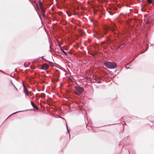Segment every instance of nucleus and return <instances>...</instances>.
<instances>
[{
	"mask_svg": "<svg viewBox=\"0 0 154 154\" xmlns=\"http://www.w3.org/2000/svg\"><path fill=\"white\" fill-rule=\"evenodd\" d=\"M66 127H67V130H68V132H69V131H68V128H67V126H66Z\"/></svg>",
	"mask_w": 154,
	"mask_h": 154,
	"instance_id": "6ab92c4d",
	"label": "nucleus"
},
{
	"mask_svg": "<svg viewBox=\"0 0 154 154\" xmlns=\"http://www.w3.org/2000/svg\"><path fill=\"white\" fill-rule=\"evenodd\" d=\"M30 68H31L32 69V68L31 66H30Z\"/></svg>",
	"mask_w": 154,
	"mask_h": 154,
	"instance_id": "b1692460",
	"label": "nucleus"
},
{
	"mask_svg": "<svg viewBox=\"0 0 154 154\" xmlns=\"http://www.w3.org/2000/svg\"><path fill=\"white\" fill-rule=\"evenodd\" d=\"M43 66H45V67L46 69H47L48 68V65L45 63L43 64Z\"/></svg>",
	"mask_w": 154,
	"mask_h": 154,
	"instance_id": "1a4fd4ad",
	"label": "nucleus"
},
{
	"mask_svg": "<svg viewBox=\"0 0 154 154\" xmlns=\"http://www.w3.org/2000/svg\"><path fill=\"white\" fill-rule=\"evenodd\" d=\"M23 111H17V112H15L14 113H12L11 115H13V114H15L16 113H17V112H23Z\"/></svg>",
	"mask_w": 154,
	"mask_h": 154,
	"instance_id": "9b49d317",
	"label": "nucleus"
},
{
	"mask_svg": "<svg viewBox=\"0 0 154 154\" xmlns=\"http://www.w3.org/2000/svg\"><path fill=\"white\" fill-rule=\"evenodd\" d=\"M39 5L40 7V8H43L42 6V3L41 2H39Z\"/></svg>",
	"mask_w": 154,
	"mask_h": 154,
	"instance_id": "6e6552de",
	"label": "nucleus"
},
{
	"mask_svg": "<svg viewBox=\"0 0 154 154\" xmlns=\"http://www.w3.org/2000/svg\"><path fill=\"white\" fill-rule=\"evenodd\" d=\"M93 36H94V37H95V35H94Z\"/></svg>",
	"mask_w": 154,
	"mask_h": 154,
	"instance_id": "5701e85b",
	"label": "nucleus"
},
{
	"mask_svg": "<svg viewBox=\"0 0 154 154\" xmlns=\"http://www.w3.org/2000/svg\"><path fill=\"white\" fill-rule=\"evenodd\" d=\"M13 87H14V88H15V86L14 85Z\"/></svg>",
	"mask_w": 154,
	"mask_h": 154,
	"instance_id": "4be33fe9",
	"label": "nucleus"
},
{
	"mask_svg": "<svg viewBox=\"0 0 154 154\" xmlns=\"http://www.w3.org/2000/svg\"><path fill=\"white\" fill-rule=\"evenodd\" d=\"M11 83L12 84V85H13V86H14V84L12 82H11Z\"/></svg>",
	"mask_w": 154,
	"mask_h": 154,
	"instance_id": "a211bd4d",
	"label": "nucleus"
},
{
	"mask_svg": "<svg viewBox=\"0 0 154 154\" xmlns=\"http://www.w3.org/2000/svg\"><path fill=\"white\" fill-rule=\"evenodd\" d=\"M23 86L24 87V90L23 92L25 94H26V96H28L29 95V93L28 91V90L26 89V88H25V86L23 85Z\"/></svg>",
	"mask_w": 154,
	"mask_h": 154,
	"instance_id": "39448f33",
	"label": "nucleus"
},
{
	"mask_svg": "<svg viewBox=\"0 0 154 154\" xmlns=\"http://www.w3.org/2000/svg\"><path fill=\"white\" fill-rule=\"evenodd\" d=\"M42 97H43L45 96V94H42Z\"/></svg>",
	"mask_w": 154,
	"mask_h": 154,
	"instance_id": "2eb2a0df",
	"label": "nucleus"
},
{
	"mask_svg": "<svg viewBox=\"0 0 154 154\" xmlns=\"http://www.w3.org/2000/svg\"><path fill=\"white\" fill-rule=\"evenodd\" d=\"M14 88L17 91H18V90L16 88V87H15V88Z\"/></svg>",
	"mask_w": 154,
	"mask_h": 154,
	"instance_id": "dca6fc26",
	"label": "nucleus"
},
{
	"mask_svg": "<svg viewBox=\"0 0 154 154\" xmlns=\"http://www.w3.org/2000/svg\"><path fill=\"white\" fill-rule=\"evenodd\" d=\"M31 104L32 106L34 108H35L36 109L38 110V107L35 105L34 103L32 101L31 102Z\"/></svg>",
	"mask_w": 154,
	"mask_h": 154,
	"instance_id": "423d86ee",
	"label": "nucleus"
},
{
	"mask_svg": "<svg viewBox=\"0 0 154 154\" xmlns=\"http://www.w3.org/2000/svg\"><path fill=\"white\" fill-rule=\"evenodd\" d=\"M147 1L148 3L149 4L151 3L152 2V0H147Z\"/></svg>",
	"mask_w": 154,
	"mask_h": 154,
	"instance_id": "9d476101",
	"label": "nucleus"
},
{
	"mask_svg": "<svg viewBox=\"0 0 154 154\" xmlns=\"http://www.w3.org/2000/svg\"><path fill=\"white\" fill-rule=\"evenodd\" d=\"M40 11L41 12V13H42V14L43 16V17H45V9H43V8H41Z\"/></svg>",
	"mask_w": 154,
	"mask_h": 154,
	"instance_id": "20e7f679",
	"label": "nucleus"
},
{
	"mask_svg": "<svg viewBox=\"0 0 154 154\" xmlns=\"http://www.w3.org/2000/svg\"><path fill=\"white\" fill-rule=\"evenodd\" d=\"M11 83L12 84V85H13V86H14V84L12 82H11Z\"/></svg>",
	"mask_w": 154,
	"mask_h": 154,
	"instance_id": "f3484780",
	"label": "nucleus"
},
{
	"mask_svg": "<svg viewBox=\"0 0 154 154\" xmlns=\"http://www.w3.org/2000/svg\"><path fill=\"white\" fill-rule=\"evenodd\" d=\"M131 65H129V66H131Z\"/></svg>",
	"mask_w": 154,
	"mask_h": 154,
	"instance_id": "393cba45",
	"label": "nucleus"
},
{
	"mask_svg": "<svg viewBox=\"0 0 154 154\" xmlns=\"http://www.w3.org/2000/svg\"><path fill=\"white\" fill-rule=\"evenodd\" d=\"M148 23H149V22H148V21H147V23H146V24H147Z\"/></svg>",
	"mask_w": 154,
	"mask_h": 154,
	"instance_id": "aec40b11",
	"label": "nucleus"
},
{
	"mask_svg": "<svg viewBox=\"0 0 154 154\" xmlns=\"http://www.w3.org/2000/svg\"><path fill=\"white\" fill-rule=\"evenodd\" d=\"M125 68H126V69H128L129 68V67H126V66H125Z\"/></svg>",
	"mask_w": 154,
	"mask_h": 154,
	"instance_id": "412c9836",
	"label": "nucleus"
},
{
	"mask_svg": "<svg viewBox=\"0 0 154 154\" xmlns=\"http://www.w3.org/2000/svg\"><path fill=\"white\" fill-rule=\"evenodd\" d=\"M67 14L68 17H70L71 16V14H69L68 13H67Z\"/></svg>",
	"mask_w": 154,
	"mask_h": 154,
	"instance_id": "ddd939ff",
	"label": "nucleus"
},
{
	"mask_svg": "<svg viewBox=\"0 0 154 154\" xmlns=\"http://www.w3.org/2000/svg\"><path fill=\"white\" fill-rule=\"evenodd\" d=\"M109 29H110L112 31L114 32L117 29V28L116 26L114 24L112 25L111 27L107 26L104 29V31L103 32L104 34H106V33L107 31Z\"/></svg>",
	"mask_w": 154,
	"mask_h": 154,
	"instance_id": "f03ea898",
	"label": "nucleus"
},
{
	"mask_svg": "<svg viewBox=\"0 0 154 154\" xmlns=\"http://www.w3.org/2000/svg\"><path fill=\"white\" fill-rule=\"evenodd\" d=\"M42 69H43V70H46V69H44V67H42Z\"/></svg>",
	"mask_w": 154,
	"mask_h": 154,
	"instance_id": "4468645a",
	"label": "nucleus"
},
{
	"mask_svg": "<svg viewBox=\"0 0 154 154\" xmlns=\"http://www.w3.org/2000/svg\"><path fill=\"white\" fill-rule=\"evenodd\" d=\"M105 66L109 69H113L117 67V65L116 63L114 62H107L104 63Z\"/></svg>",
	"mask_w": 154,
	"mask_h": 154,
	"instance_id": "f257e3e1",
	"label": "nucleus"
},
{
	"mask_svg": "<svg viewBox=\"0 0 154 154\" xmlns=\"http://www.w3.org/2000/svg\"><path fill=\"white\" fill-rule=\"evenodd\" d=\"M43 57V56H42V57H40L42 58V57Z\"/></svg>",
	"mask_w": 154,
	"mask_h": 154,
	"instance_id": "a878e982",
	"label": "nucleus"
},
{
	"mask_svg": "<svg viewBox=\"0 0 154 154\" xmlns=\"http://www.w3.org/2000/svg\"><path fill=\"white\" fill-rule=\"evenodd\" d=\"M75 88L76 90L75 93L78 95H81L84 90L83 88L79 86H75Z\"/></svg>",
	"mask_w": 154,
	"mask_h": 154,
	"instance_id": "7ed1b4c3",
	"label": "nucleus"
},
{
	"mask_svg": "<svg viewBox=\"0 0 154 154\" xmlns=\"http://www.w3.org/2000/svg\"><path fill=\"white\" fill-rule=\"evenodd\" d=\"M69 137L70 136V134L69 133Z\"/></svg>",
	"mask_w": 154,
	"mask_h": 154,
	"instance_id": "bb28decb",
	"label": "nucleus"
},
{
	"mask_svg": "<svg viewBox=\"0 0 154 154\" xmlns=\"http://www.w3.org/2000/svg\"><path fill=\"white\" fill-rule=\"evenodd\" d=\"M59 46L60 47V50L64 53L66 55L68 53V52H66L63 49H62L61 47L60 46V44H59Z\"/></svg>",
	"mask_w": 154,
	"mask_h": 154,
	"instance_id": "0eeeda50",
	"label": "nucleus"
},
{
	"mask_svg": "<svg viewBox=\"0 0 154 154\" xmlns=\"http://www.w3.org/2000/svg\"><path fill=\"white\" fill-rule=\"evenodd\" d=\"M98 83H102V82L101 81H98L97 82Z\"/></svg>",
	"mask_w": 154,
	"mask_h": 154,
	"instance_id": "f8f14e48",
	"label": "nucleus"
}]
</instances>
